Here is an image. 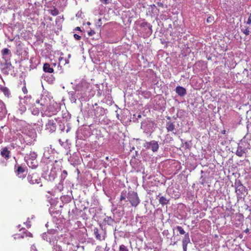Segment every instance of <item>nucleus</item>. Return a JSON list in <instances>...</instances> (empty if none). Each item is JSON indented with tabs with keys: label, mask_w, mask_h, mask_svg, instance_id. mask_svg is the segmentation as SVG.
<instances>
[{
	"label": "nucleus",
	"mask_w": 251,
	"mask_h": 251,
	"mask_svg": "<svg viewBox=\"0 0 251 251\" xmlns=\"http://www.w3.org/2000/svg\"><path fill=\"white\" fill-rule=\"evenodd\" d=\"M135 149L134 147H132V148H131V149H130V151H131L132 150H134Z\"/></svg>",
	"instance_id": "60"
},
{
	"label": "nucleus",
	"mask_w": 251,
	"mask_h": 251,
	"mask_svg": "<svg viewBox=\"0 0 251 251\" xmlns=\"http://www.w3.org/2000/svg\"><path fill=\"white\" fill-rule=\"evenodd\" d=\"M115 187H114V186H113V188L115 191V194H118L120 191L121 187H119V186H117L116 185H115Z\"/></svg>",
	"instance_id": "39"
},
{
	"label": "nucleus",
	"mask_w": 251,
	"mask_h": 251,
	"mask_svg": "<svg viewBox=\"0 0 251 251\" xmlns=\"http://www.w3.org/2000/svg\"><path fill=\"white\" fill-rule=\"evenodd\" d=\"M226 211L224 217H230L234 214V209L232 208L231 206H229L228 207H226V209H225Z\"/></svg>",
	"instance_id": "20"
},
{
	"label": "nucleus",
	"mask_w": 251,
	"mask_h": 251,
	"mask_svg": "<svg viewBox=\"0 0 251 251\" xmlns=\"http://www.w3.org/2000/svg\"><path fill=\"white\" fill-rule=\"evenodd\" d=\"M0 89L1 90L5 96H8L10 94L9 90L6 87H0Z\"/></svg>",
	"instance_id": "36"
},
{
	"label": "nucleus",
	"mask_w": 251,
	"mask_h": 251,
	"mask_svg": "<svg viewBox=\"0 0 251 251\" xmlns=\"http://www.w3.org/2000/svg\"><path fill=\"white\" fill-rule=\"evenodd\" d=\"M56 124L53 120H48V123L46 125V129L50 132L54 131L56 130Z\"/></svg>",
	"instance_id": "14"
},
{
	"label": "nucleus",
	"mask_w": 251,
	"mask_h": 251,
	"mask_svg": "<svg viewBox=\"0 0 251 251\" xmlns=\"http://www.w3.org/2000/svg\"><path fill=\"white\" fill-rule=\"evenodd\" d=\"M201 176L200 177V183L204 185L207 182L206 179L208 178L207 175H206V173L204 172L203 171L201 170Z\"/></svg>",
	"instance_id": "24"
},
{
	"label": "nucleus",
	"mask_w": 251,
	"mask_h": 251,
	"mask_svg": "<svg viewBox=\"0 0 251 251\" xmlns=\"http://www.w3.org/2000/svg\"><path fill=\"white\" fill-rule=\"evenodd\" d=\"M119 200L128 201L132 206H137L140 202L137 193L133 191H129L127 193L126 190L123 191L120 195Z\"/></svg>",
	"instance_id": "3"
},
{
	"label": "nucleus",
	"mask_w": 251,
	"mask_h": 251,
	"mask_svg": "<svg viewBox=\"0 0 251 251\" xmlns=\"http://www.w3.org/2000/svg\"><path fill=\"white\" fill-rule=\"evenodd\" d=\"M176 243H177V241H174L173 244L171 243V245H176Z\"/></svg>",
	"instance_id": "58"
},
{
	"label": "nucleus",
	"mask_w": 251,
	"mask_h": 251,
	"mask_svg": "<svg viewBox=\"0 0 251 251\" xmlns=\"http://www.w3.org/2000/svg\"><path fill=\"white\" fill-rule=\"evenodd\" d=\"M166 128L167 132H168L174 131V130L175 129V122H172L171 121L166 122Z\"/></svg>",
	"instance_id": "23"
},
{
	"label": "nucleus",
	"mask_w": 251,
	"mask_h": 251,
	"mask_svg": "<svg viewBox=\"0 0 251 251\" xmlns=\"http://www.w3.org/2000/svg\"><path fill=\"white\" fill-rule=\"evenodd\" d=\"M22 91L23 92V93L25 94H27V89L25 86V85L24 86H23V87L22 88Z\"/></svg>",
	"instance_id": "48"
},
{
	"label": "nucleus",
	"mask_w": 251,
	"mask_h": 251,
	"mask_svg": "<svg viewBox=\"0 0 251 251\" xmlns=\"http://www.w3.org/2000/svg\"><path fill=\"white\" fill-rule=\"evenodd\" d=\"M231 186L235 189L237 202L240 201H244L248 194V186H245L238 178L235 179L234 183L231 185Z\"/></svg>",
	"instance_id": "1"
},
{
	"label": "nucleus",
	"mask_w": 251,
	"mask_h": 251,
	"mask_svg": "<svg viewBox=\"0 0 251 251\" xmlns=\"http://www.w3.org/2000/svg\"><path fill=\"white\" fill-rule=\"evenodd\" d=\"M67 175V172L66 170H63L61 175V179L64 180L66 178Z\"/></svg>",
	"instance_id": "38"
},
{
	"label": "nucleus",
	"mask_w": 251,
	"mask_h": 251,
	"mask_svg": "<svg viewBox=\"0 0 251 251\" xmlns=\"http://www.w3.org/2000/svg\"><path fill=\"white\" fill-rule=\"evenodd\" d=\"M54 249L56 250V251H64L62 250L61 247L58 245L54 246Z\"/></svg>",
	"instance_id": "42"
},
{
	"label": "nucleus",
	"mask_w": 251,
	"mask_h": 251,
	"mask_svg": "<svg viewBox=\"0 0 251 251\" xmlns=\"http://www.w3.org/2000/svg\"><path fill=\"white\" fill-rule=\"evenodd\" d=\"M160 42L162 44H166V45H167V43H168V42L166 41L165 40V39H163V38H161L160 39Z\"/></svg>",
	"instance_id": "51"
},
{
	"label": "nucleus",
	"mask_w": 251,
	"mask_h": 251,
	"mask_svg": "<svg viewBox=\"0 0 251 251\" xmlns=\"http://www.w3.org/2000/svg\"><path fill=\"white\" fill-rule=\"evenodd\" d=\"M10 52V50L7 48H5L2 50V54L3 56L8 54Z\"/></svg>",
	"instance_id": "37"
},
{
	"label": "nucleus",
	"mask_w": 251,
	"mask_h": 251,
	"mask_svg": "<svg viewBox=\"0 0 251 251\" xmlns=\"http://www.w3.org/2000/svg\"><path fill=\"white\" fill-rule=\"evenodd\" d=\"M251 14H250V16L248 19L247 21L246 22L245 21V22L246 23V24H248V25L251 24Z\"/></svg>",
	"instance_id": "50"
},
{
	"label": "nucleus",
	"mask_w": 251,
	"mask_h": 251,
	"mask_svg": "<svg viewBox=\"0 0 251 251\" xmlns=\"http://www.w3.org/2000/svg\"><path fill=\"white\" fill-rule=\"evenodd\" d=\"M204 62L203 61L200 60V61H197L195 63V65L196 66L201 67V69H202V67L204 66Z\"/></svg>",
	"instance_id": "35"
},
{
	"label": "nucleus",
	"mask_w": 251,
	"mask_h": 251,
	"mask_svg": "<svg viewBox=\"0 0 251 251\" xmlns=\"http://www.w3.org/2000/svg\"><path fill=\"white\" fill-rule=\"evenodd\" d=\"M245 231L246 232H248L249 231V229L248 228H247V229L245 230Z\"/></svg>",
	"instance_id": "63"
},
{
	"label": "nucleus",
	"mask_w": 251,
	"mask_h": 251,
	"mask_svg": "<svg viewBox=\"0 0 251 251\" xmlns=\"http://www.w3.org/2000/svg\"><path fill=\"white\" fill-rule=\"evenodd\" d=\"M180 193L179 192H177L176 194L175 195V196H172L173 198L175 199L178 198L180 196Z\"/></svg>",
	"instance_id": "52"
},
{
	"label": "nucleus",
	"mask_w": 251,
	"mask_h": 251,
	"mask_svg": "<svg viewBox=\"0 0 251 251\" xmlns=\"http://www.w3.org/2000/svg\"><path fill=\"white\" fill-rule=\"evenodd\" d=\"M175 111V108L174 107H172L170 109L169 112L171 113H173Z\"/></svg>",
	"instance_id": "53"
},
{
	"label": "nucleus",
	"mask_w": 251,
	"mask_h": 251,
	"mask_svg": "<svg viewBox=\"0 0 251 251\" xmlns=\"http://www.w3.org/2000/svg\"><path fill=\"white\" fill-rule=\"evenodd\" d=\"M159 13V10L157 8L155 4H152L149 6L147 15H150L151 17L158 16Z\"/></svg>",
	"instance_id": "12"
},
{
	"label": "nucleus",
	"mask_w": 251,
	"mask_h": 251,
	"mask_svg": "<svg viewBox=\"0 0 251 251\" xmlns=\"http://www.w3.org/2000/svg\"><path fill=\"white\" fill-rule=\"evenodd\" d=\"M214 21V17L212 16H209L206 20V22L208 23H211Z\"/></svg>",
	"instance_id": "40"
},
{
	"label": "nucleus",
	"mask_w": 251,
	"mask_h": 251,
	"mask_svg": "<svg viewBox=\"0 0 251 251\" xmlns=\"http://www.w3.org/2000/svg\"><path fill=\"white\" fill-rule=\"evenodd\" d=\"M153 109L158 111H164L166 108V101L164 98L160 95H156L152 101Z\"/></svg>",
	"instance_id": "7"
},
{
	"label": "nucleus",
	"mask_w": 251,
	"mask_h": 251,
	"mask_svg": "<svg viewBox=\"0 0 251 251\" xmlns=\"http://www.w3.org/2000/svg\"><path fill=\"white\" fill-rule=\"evenodd\" d=\"M166 118L168 120H170L171 119V118L170 116H166Z\"/></svg>",
	"instance_id": "59"
},
{
	"label": "nucleus",
	"mask_w": 251,
	"mask_h": 251,
	"mask_svg": "<svg viewBox=\"0 0 251 251\" xmlns=\"http://www.w3.org/2000/svg\"><path fill=\"white\" fill-rule=\"evenodd\" d=\"M157 198L158 199L159 203L162 206L168 204L170 201L169 199L167 198L166 197L161 196L160 194L157 195Z\"/></svg>",
	"instance_id": "19"
},
{
	"label": "nucleus",
	"mask_w": 251,
	"mask_h": 251,
	"mask_svg": "<svg viewBox=\"0 0 251 251\" xmlns=\"http://www.w3.org/2000/svg\"><path fill=\"white\" fill-rule=\"evenodd\" d=\"M43 69L46 73H52L54 71L53 69L50 67V65L48 63H46L44 64Z\"/></svg>",
	"instance_id": "25"
},
{
	"label": "nucleus",
	"mask_w": 251,
	"mask_h": 251,
	"mask_svg": "<svg viewBox=\"0 0 251 251\" xmlns=\"http://www.w3.org/2000/svg\"><path fill=\"white\" fill-rule=\"evenodd\" d=\"M74 37L75 38V39L76 40H79L81 39V37L76 34H75L74 35Z\"/></svg>",
	"instance_id": "49"
},
{
	"label": "nucleus",
	"mask_w": 251,
	"mask_h": 251,
	"mask_svg": "<svg viewBox=\"0 0 251 251\" xmlns=\"http://www.w3.org/2000/svg\"><path fill=\"white\" fill-rule=\"evenodd\" d=\"M50 14L53 16H57L59 14V11L57 8L54 7L53 9L50 10Z\"/></svg>",
	"instance_id": "33"
},
{
	"label": "nucleus",
	"mask_w": 251,
	"mask_h": 251,
	"mask_svg": "<svg viewBox=\"0 0 251 251\" xmlns=\"http://www.w3.org/2000/svg\"><path fill=\"white\" fill-rule=\"evenodd\" d=\"M111 7H113L114 10L111 13V16L117 17V19H119L120 20L121 19L120 17V10L119 7H118L116 4L113 3L112 5H111Z\"/></svg>",
	"instance_id": "15"
},
{
	"label": "nucleus",
	"mask_w": 251,
	"mask_h": 251,
	"mask_svg": "<svg viewBox=\"0 0 251 251\" xmlns=\"http://www.w3.org/2000/svg\"><path fill=\"white\" fill-rule=\"evenodd\" d=\"M93 231L97 239L101 240L104 239V236L103 235H101V233L103 232L101 229H99L97 227H94Z\"/></svg>",
	"instance_id": "18"
},
{
	"label": "nucleus",
	"mask_w": 251,
	"mask_h": 251,
	"mask_svg": "<svg viewBox=\"0 0 251 251\" xmlns=\"http://www.w3.org/2000/svg\"><path fill=\"white\" fill-rule=\"evenodd\" d=\"M102 4H107L109 3V0H100Z\"/></svg>",
	"instance_id": "47"
},
{
	"label": "nucleus",
	"mask_w": 251,
	"mask_h": 251,
	"mask_svg": "<svg viewBox=\"0 0 251 251\" xmlns=\"http://www.w3.org/2000/svg\"><path fill=\"white\" fill-rule=\"evenodd\" d=\"M75 30H78V31H81L80 27H79V26L76 27L75 28Z\"/></svg>",
	"instance_id": "56"
},
{
	"label": "nucleus",
	"mask_w": 251,
	"mask_h": 251,
	"mask_svg": "<svg viewBox=\"0 0 251 251\" xmlns=\"http://www.w3.org/2000/svg\"><path fill=\"white\" fill-rule=\"evenodd\" d=\"M172 189H173V188H170V189H169L168 190V191H169V193H171V192H172Z\"/></svg>",
	"instance_id": "62"
},
{
	"label": "nucleus",
	"mask_w": 251,
	"mask_h": 251,
	"mask_svg": "<svg viewBox=\"0 0 251 251\" xmlns=\"http://www.w3.org/2000/svg\"><path fill=\"white\" fill-rule=\"evenodd\" d=\"M245 145H244L242 140H241L238 144V147L236 151V154L239 156L241 157L243 156L244 154L246 153V151L245 149Z\"/></svg>",
	"instance_id": "13"
},
{
	"label": "nucleus",
	"mask_w": 251,
	"mask_h": 251,
	"mask_svg": "<svg viewBox=\"0 0 251 251\" xmlns=\"http://www.w3.org/2000/svg\"><path fill=\"white\" fill-rule=\"evenodd\" d=\"M115 245H113L112 248L113 251H128V249L124 245H120L119 248V250L117 251L115 249Z\"/></svg>",
	"instance_id": "28"
},
{
	"label": "nucleus",
	"mask_w": 251,
	"mask_h": 251,
	"mask_svg": "<svg viewBox=\"0 0 251 251\" xmlns=\"http://www.w3.org/2000/svg\"><path fill=\"white\" fill-rule=\"evenodd\" d=\"M113 217H111V220L114 221L115 223L119 222L124 215V211L121 206L115 208H112L111 209Z\"/></svg>",
	"instance_id": "8"
},
{
	"label": "nucleus",
	"mask_w": 251,
	"mask_h": 251,
	"mask_svg": "<svg viewBox=\"0 0 251 251\" xmlns=\"http://www.w3.org/2000/svg\"><path fill=\"white\" fill-rule=\"evenodd\" d=\"M111 146H112L113 151L117 154L121 153L124 150V142L121 137L115 133L111 139Z\"/></svg>",
	"instance_id": "6"
},
{
	"label": "nucleus",
	"mask_w": 251,
	"mask_h": 251,
	"mask_svg": "<svg viewBox=\"0 0 251 251\" xmlns=\"http://www.w3.org/2000/svg\"><path fill=\"white\" fill-rule=\"evenodd\" d=\"M137 29L141 36L144 38L149 37L152 33V25L147 22L145 19H140L135 22Z\"/></svg>",
	"instance_id": "2"
},
{
	"label": "nucleus",
	"mask_w": 251,
	"mask_h": 251,
	"mask_svg": "<svg viewBox=\"0 0 251 251\" xmlns=\"http://www.w3.org/2000/svg\"><path fill=\"white\" fill-rule=\"evenodd\" d=\"M239 237L241 239L243 237V235L240 234V235H239Z\"/></svg>",
	"instance_id": "64"
},
{
	"label": "nucleus",
	"mask_w": 251,
	"mask_h": 251,
	"mask_svg": "<svg viewBox=\"0 0 251 251\" xmlns=\"http://www.w3.org/2000/svg\"><path fill=\"white\" fill-rule=\"evenodd\" d=\"M180 140H181V143H182V144L183 145H184V142H187V141H186V140H184V139H180Z\"/></svg>",
	"instance_id": "55"
},
{
	"label": "nucleus",
	"mask_w": 251,
	"mask_h": 251,
	"mask_svg": "<svg viewBox=\"0 0 251 251\" xmlns=\"http://www.w3.org/2000/svg\"><path fill=\"white\" fill-rule=\"evenodd\" d=\"M27 180L30 184H38L40 187L43 186L41 177L37 173L29 174L27 176Z\"/></svg>",
	"instance_id": "9"
},
{
	"label": "nucleus",
	"mask_w": 251,
	"mask_h": 251,
	"mask_svg": "<svg viewBox=\"0 0 251 251\" xmlns=\"http://www.w3.org/2000/svg\"><path fill=\"white\" fill-rule=\"evenodd\" d=\"M25 171V169L22 166L20 165L15 166V173L17 175L23 173Z\"/></svg>",
	"instance_id": "26"
},
{
	"label": "nucleus",
	"mask_w": 251,
	"mask_h": 251,
	"mask_svg": "<svg viewBox=\"0 0 251 251\" xmlns=\"http://www.w3.org/2000/svg\"><path fill=\"white\" fill-rule=\"evenodd\" d=\"M240 29L241 31L245 34L246 35H249L250 33V30H249V27L248 26H245L244 27H243L242 25L240 26Z\"/></svg>",
	"instance_id": "30"
},
{
	"label": "nucleus",
	"mask_w": 251,
	"mask_h": 251,
	"mask_svg": "<svg viewBox=\"0 0 251 251\" xmlns=\"http://www.w3.org/2000/svg\"><path fill=\"white\" fill-rule=\"evenodd\" d=\"M247 183H248V188L250 189H251V177H250L248 178V180Z\"/></svg>",
	"instance_id": "46"
},
{
	"label": "nucleus",
	"mask_w": 251,
	"mask_h": 251,
	"mask_svg": "<svg viewBox=\"0 0 251 251\" xmlns=\"http://www.w3.org/2000/svg\"><path fill=\"white\" fill-rule=\"evenodd\" d=\"M175 91L180 97H184L187 94L186 89L184 87L179 85L176 86Z\"/></svg>",
	"instance_id": "17"
},
{
	"label": "nucleus",
	"mask_w": 251,
	"mask_h": 251,
	"mask_svg": "<svg viewBox=\"0 0 251 251\" xmlns=\"http://www.w3.org/2000/svg\"><path fill=\"white\" fill-rule=\"evenodd\" d=\"M10 151L8 150L6 147L4 148L2 151L0 152V155L6 159V160H8L10 158Z\"/></svg>",
	"instance_id": "22"
},
{
	"label": "nucleus",
	"mask_w": 251,
	"mask_h": 251,
	"mask_svg": "<svg viewBox=\"0 0 251 251\" xmlns=\"http://www.w3.org/2000/svg\"><path fill=\"white\" fill-rule=\"evenodd\" d=\"M184 147L185 150H190L192 147V142L191 140L187 141L186 142H184V145H183Z\"/></svg>",
	"instance_id": "31"
},
{
	"label": "nucleus",
	"mask_w": 251,
	"mask_h": 251,
	"mask_svg": "<svg viewBox=\"0 0 251 251\" xmlns=\"http://www.w3.org/2000/svg\"><path fill=\"white\" fill-rule=\"evenodd\" d=\"M142 118V115L140 112H137L134 114L131 117L130 121L134 123H139V120Z\"/></svg>",
	"instance_id": "21"
},
{
	"label": "nucleus",
	"mask_w": 251,
	"mask_h": 251,
	"mask_svg": "<svg viewBox=\"0 0 251 251\" xmlns=\"http://www.w3.org/2000/svg\"><path fill=\"white\" fill-rule=\"evenodd\" d=\"M157 128V123L150 118H146L141 123V129L143 132L151 136Z\"/></svg>",
	"instance_id": "5"
},
{
	"label": "nucleus",
	"mask_w": 251,
	"mask_h": 251,
	"mask_svg": "<svg viewBox=\"0 0 251 251\" xmlns=\"http://www.w3.org/2000/svg\"><path fill=\"white\" fill-rule=\"evenodd\" d=\"M6 114V106L4 103L0 100V121L2 120Z\"/></svg>",
	"instance_id": "16"
},
{
	"label": "nucleus",
	"mask_w": 251,
	"mask_h": 251,
	"mask_svg": "<svg viewBox=\"0 0 251 251\" xmlns=\"http://www.w3.org/2000/svg\"><path fill=\"white\" fill-rule=\"evenodd\" d=\"M25 233L26 234V236H29V237L32 236V234L31 233L28 232L27 230H26V232H25Z\"/></svg>",
	"instance_id": "54"
},
{
	"label": "nucleus",
	"mask_w": 251,
	"mask_h": 251,
	"mask_svg": "<svg viewBox=\"0 0 251 251\" xmlns=\"http://www.w3.org/2000/svg\"><path fill=\"white\" fill-rule=\"evenodd\" d=\"M156 4L158 7H160L162 8H167V5L164 6V4L162 2H157L156 3Z\"/></svg>",
	"instance_id": "44"
},
{
	"label": "nucleus",
	"mask_w": 251,
	"mask_h": 251,
	"mask_svg": "<svg viewBox=\"0 0 251 251\" xmlns=\"http://www.w3.org/2000/svg\"><path fill=\"white\" fill-rule=\"evenodd\" d=\"M226 130H223L222 131H221V133L223 134H226Z\"/></svg>",
	"instance_id": "57"
},
{
	"label": "nucleus",
	"mask_w": 251,
	"mask_h": 251,
	"mask_svg": "<svg viewBox=\"0 0 251 251\" xmlns=\"http://www.w3.org/2000/svg\"><path fill=\"white\" fill-rule=\"evenodd\" d=\"M181 111H183V110H178L177 113H176V115L172 117V118L174 120H176L178 117H179L178 112H180L181 113Z\"/></svg>",
	"instance_id": "45"
},
{
	"label": "nucleus",
	"mask_w": 251,
	"mask_h": 251,
	"mask_svg": "<svg viewBox=\"0 0 251 251\" xmlns=\"http://www.w3.org/2000/svg\"><path fill=\"white\" fill-rule=\"evenodd\" d=\"M114 108V110H115L114 112H113V113L112 114L114 116H116L117 117H118L119 116V114L118 113H117V111L116 110V109L117 108V105L116 104H114L113 105V107Z\"/></svg>",
	"instance_id": "41"
},
{
	"label": "nucleus",
	"mask_w": 251,
	"mask_h": 251,
	"mask_svg": "<svg viewBox=\"0 0 251 251\" xmlns=\"http://www.w3.org/2000/svg\"><path fill=\"white\" fill-rule=\"evenodd\" d=\"M139 94L142 95L145 98L149 99L151 96V93L148 91H140Z\"/></svg>",
	"instance_id": "27"
},
{
	"label": "nucleus",
	"mask_w": 251,
	"mask_h": 251,
	"mask_svg": "<svg viewBox=\"0 0 251 251\" xmlns=\"http://www.w3.org/2000/svg\"><path fill=\"white\" fill-rule=\"evenodd\" d=\"M96 33L94 30L91 29L89 31H88V34L90 36H92L94 35Z\"/></svg>",
	"instance_id": "43"
},
{
	"label": "nucleus",
	"mask_w": 251,
	"mask_h": 251,
	"mask_svg": "<svg viewBox=\"0 0 251 251\" xmlns=\"http://www.w3.org/2000/svg\"><path fill=\"white\" fill-rule=\"evenodd\" d=\"M173 141V138L172 137L171 134H167L165 136V139L164 140V143H170Z\"/></svg>",
	"instance_id": "29"
},
{
	"label": "nucleus",
	"mask_w": 251,
	"mask_h": 251,
	"mask_svg": "<svg viewBox=\"0 0 251 251\" xmlns=\"http://www.w3.org/2000/svg\"><path fill=\"white\" fill-rule=\"evenodd\" d=\"M119 162V159L115 157L112 158V160L111 161V165L113 166L111 172H112V174L115 176L119 175V170L118 167Z\"/></svg>",
	"instance_id": "11"
},
{
	"label": "nucleus",
	"mask_w": 251,
	"mask_h": 251,
	"mask_svg": "<svg viewBox=\"0 0 251 251\" xmlns=\"http://www.w3.org/2000/svg\"><path fill=\"white\" fill-rule=\"evenodd\" d=\"M146 150H151L153 152L157 151L159 148L158 142L155 140H151L150 142H146L143 145Z\"/></svg>",
	"instance_id": "10"
},
{
	"label": "nucleus",
	"mask_w": 251,
	"mask_h": 251,
	"mask_svg": "<svg viewBox=\"0 0 251 251\" xmlns=\"http://www.w3.org/2000/svg\"><path fill=\"white\" fill-rule=\"evenodd\" d=\"M113 24H115L116 25H117V22H111V25Z\"/></svg>",
	"instance_id": "61"
},
{
	"label": "nucleus",
	"mask_w": 251,
	"mask_h": 251,
	"mask_svg": "<svg viewBox=\"0 0 251 251\" xmlns=\"http://www.w3.org/2000/svg\"><path fill=\"white\" fill-rule=\"evenodd\" d=\"M186 197L191 201H193L195 199L194 195L191 191H187Z\"/></svg>",
	"instance_id": "32"
},
{
	"label": "nucleus",
	"mask_w": 251,
	"mask_h": 251,
	"mask_svg": "<svg viewBox=\"0 0 251 251\" xmlns=\"http://www.w3.org/2000/svg\"><path fill=\"white\" fill-rule=\"evenodd\" d=\"M173 229V236L171 238V241H172L173 239H175L174 236L176 234L175 231L177 232L176 235H178L179 234L183 235L184 237L182 240V248L183 251H187V245L191 242L189 232H186L182 226H179L174 227Z\"/></svg>",
	"instance_id": "4"
},
{
	"label": "nucleus",
	"mask_w": 251,
	"mask_h": 251,
	"mask_svg": "<svg viewBox=\"0 0 251 251\" xmlns=\"http://www.w3.org/2000/svg\"><path fill=\"white\" fill-rule=\"evenodd\" d=\"M242 142L244 144V145H246V146H245V149L246 151V152H248V149H250L251 148V145L250 143H248V142H246L245 141H242Z\"/></svg>",
	"instance_id": "34"
}]
</instances>
